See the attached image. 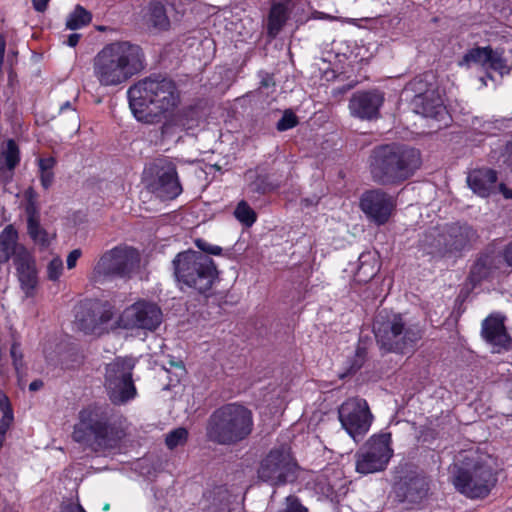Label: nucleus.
<instances>
[{"instance_id": "obj_1", "label": "nucleus", "mask_w": 512, "mask_h": 512, "mask_svg": "<svg viewBox=\"0 0 512 512\" xmlns=\"http://www.w3.org/2000/svg\"><path fill=\"white\" fill-rule=\"evenodd\" d=\"M127 96L134 117L150 125L171 116L180 104L175 82L160 75L138 81L128 89Z\"/></svg>"}, {"instance_id": "obj_2", "label": "nucleus", "mask_w": 512, "mask_h": 512, "mask_svg": "<svg viewBox=\"0 0 512 512\" xmlns=\"http://www.w3.org/2000/svg\"><path fill=\"white\" fill-rule=\"evenodd\" d=\"M145 67L142 48L129 41L105 45L93 58V76L102 87L125 84Z\"/></svg>"}, {"instance_id": "obj_3", "label": "nucleus", "mask_w": 512, "mask_h": 512, "mask_svg": "<svg viewBox=\"0 0 512 512\" xmlns=\"http://www.w3.org/2000/svg\"><path fill=\"white\" fill-rule=\"evenodd\" d=\"M418 149L405 144H386L373 150L370 172L373 180L382 185H397L410 179L421 167Z\"/></svg>"}, {"instance_id": "obj_4", "label": "nucleus", "mask_w": 512, "mask_h": 512, "mask_svg": "<svg viewBox=\"0 0 512 512\" xmlns=\"http://www.w3.org/2000/svg\"><path fill=\"white\" fill-rule=\"evenodd\" d=\"M127 429L126 420L110 421L106 410L88 407L80 412L79 423L75 425L72 437L95 452L106 453L118 448Z\"/></svg>"}, {"instance_id": "obj_5", "label": "nucleus", "mask_w": 512, "mask_h": 512, "mask_svg": "<svg viewBox=\"0 0 512 512\" xmlns=\"http://www.w3.org/2000/svg\"><path fill=\"white\" fill-rule=\"evenodd\" d=\"M494 459L479 450H466L456 457L450 470L455 489L469 498L486 496L495 485Z\"/></svg>"}, {"instance_id": "obj_6", "label": "nucleus", "mask_w": 512, "mask_h": 512, "mask_svg": "<svg viewBox=\"0 0 512 512\" xmlns=\"http://www.w3.org/2000/svg\"><path fill=\"white\" fill-rule=\"evenodd\" d=\"M253 418L249 409L237 403L217 409L207 426V436L219 444H234L246 438L252 431Z\"/></svg>"}, {"instance_id": "obj_7", "label": "nucleus", "mask_w": 512, "mask_h": 512, "mask_svg": "<svg viewBox=\"0 0 512 512\" xmlns=\"http://www.w3.org/2000/svg\"><path fill=\"white\" fill-rule=\"evenodd\" d=\"M378 344L388 352L405 353L421 338L416 325L406 326L400 314L380 312L373 325Z\"/></svg>"}, {"instance_id": "obj_8", "label": "nucleus", "mask_w": 512, "mask_h": 512, "mask_svg": "<svg viewBox=\"0 0 512 512\" xmlns=\"http://www.w3.org/2000/svg\"><path fill=\"white\" fill-rule=\"evenodd\" d=\"M173 264L177 281L200 293L208 291L216 278L213 260L200 252H181Z\"/></svg>"}, {"instance_id": "obj_9", "label": "nucleus", "mask_w": 512, "mask_h": 512, "mask_svg": "<svg viewBox=\"0 0 512 512\" xmlns=\"http://www.w3.org/2000/svg\"><path fill=\"white\" fill-rule=\"evenodd\" d=\"M475 232L467 225L451 224L443 228H430L420 240L424 253L445 257L463 250L474 238Z\"/></svg>"}, {"instance_id": "obj_10", "label": "nucleus", "mask_w": 512, "mask_h": 512, "mask_svg": "<svg viewBox=\"0 0 512 512\" xmlns=\"http://www.w3.org/2000/svg\"><path fill=\"white\" fill-rule=\"evenodd\" d=\"M75 323L85 334L100 336L119 328L114 319V306L108 301L86 300L80 304Z\"/></svg>"}, {"instance_id": "obj_11", "label": "nucleus", "mask_w": 512, "mask_h": 512, "mask_svg": "<svg viewBox=\"0 0 512 512\" xmlns=\"http://www.w3.org/2000/svg\"><path fill=\"white\" fill-rule=\"evenodd\" d=\"M297 468L290 449L281 445L271 449L260 461L257 475L260 480L272 486L284 485L296 478Z\"/></svg>"}, {"instance_id": "obj_12", "label": "nucleus", "mask_w": 512, "mask_h": 512, "mask_svg": "<svg viewBox=\"0 0 512 512\" xmlns=\"http://www.w3.org/2000/svg\"><path fill=\"white\" fill-rule=\"evenodd\" d=\"M139 252L129 246H117L105 252L93 269V280L100 282L111 276H130L138 270Z\"/></svg>"}, {"instance_id": "obj_13", "label": "nucleus", "mask_w": 512, "mask_h": 512, "mask_svg": "<svg viewBox=\"0 0 512 512\" xmlns=\"http://www.w3.org/2000/svg\"><path fill=\"white\" fill-rule=\"evenodd\" d=\"M133 357L116 358L106 367V388L114 404H124L135 398L137 391L132 381Z\"/></svg>"}, {"instance_id": "obj_14", "label": "nucleus", "mask_w": 512, "mask_h": 512, "mask_svg": "<svg viewBox=\"0 0 512 512\" xmlns=\"http://www.w3.org/2000/svg\"><path fill=\"white\" fill-rule=\"evenodd\" d=\"M392 455L390 433L373 435L355 455L356 471L360 474L382 471Z\"/></svg>"}, {"instance_id": "obj_15", "label": "nucleus", "mask_w": 512, "mask_h": 512, "mask_svg": "<svg viewBox=\"0 0 512 512\" xmlns=\"http://www.w3.org/2000/svg\"><path fill=\"white\" fill-rule=\"evenodd\" d=\"M163 321V312L153 301L139 299L127 306L117 318L119 328L154 332Z\"/></svg>"}, {"instance_id": "obj_16", "label": "nucleus", "mask_w": 512, "mask_h": 512, "mask_svg": "<svg viewBox=\"0 0 512 512\" xmlns=\"http://www.w3.org/2000/svg\"><path fill=\"white\" fill-rule=\"evenodd\" d=\"M339 421L348 435L358 442L369 432L373 415L365 399H347L338 409Z\"/></svg>"}, {"instance_id": "obj_17", "label": "nucleus", "mask_w": 512, "mask_h": 512, "mask_svg": "<svg viewBox=\"0 0 512 512\" xmlns=\"http://www.w3.org/2000/svg\"><path fill=\"white\" fill-rule=\"evenodd\" d=\"M429 76L416 77L408 88L415 93L411 105L413 111L426 118H438L446 113L442 93L435 83L428 81Z\"/></svg>"}, {"instance_id": "obj_18", "label": "nucleus", "mask_w": 512, "mask_h": 512, "mask_svg": "<svg viewBox=\"0 0 512 512\" xmlns=\"http://www.w3.org/2000/svg\"><path fill=\"white\" fill-rule=\"evenodd\" d=\"M156 173V178L149 183L152 193L162 199H175L182 192L175 165L167 159H157L149 168Z\"/></svg>"}, {"instance_id": "obj_19", "label": "nucleus", "mask_w": 512, "mask_h": 512, "mask_svg": "<svg viewBox=\"0 0 512 512\" xmlns=\"http://www.w3.org/2000/svg\"><path fill=\"white\" fill-rule=\"evenodd\" d=\"M396 202L393 196L380 189L366 191L360 198V208L366 217L377 225L385 224L390 218Z\"/></svg>"}, {"instance_id": "obj_20", "label": "nucleus", "mask_w": 512, "mask_h": 512, "mask_svg": "<svg viewBox=\"0 0 512 512\" xmlns=\"http://www.w3.org/2000/svg\"><path fill=\"white\" fill-rule=\"evenodd\" d=\"M497 174L489 168L475 169L469 172L467 184L469 188L480 197H488L499 190L506 199L512 198V190L504 184L496 185Z\"/></svg>"}, {"instance_id": "obj_21", "label": "nucleus", "mask_w": 512, "mask_h": 512, "mask_svg": "<svg viewBox=\"0 0 512 512\" xmlns=\"http://www.w3.org/2000/svg\"><path fill=\"white\" fill-rule=\"evenodd\" d=\"M383 102L384 94L378 90L357 92L350 99L349 109L354 117L372 120L378 118Z\"/></svg>"}, {"instance_id": "obj_22", "label": "nucleus", "mask_w": 512, "mask_h": 512, "mask_svg": "<svg viewBox=\"0 0 512 512\" xmlns=\"http://www.w3.org/2000/svg\"><path fill=\"white\" fill-rule=\"evenodd\" d=\"M482 336L492 346L493 352L507 349L511 339L506 332L504 319L501 315H491L482 324Z\"/></svg>"}, {"instance_id": "obj_23", "label": "nucleus", "mask_w": 512, "mask_h": 512, "mask_svg": "<svg viewBox=\"0 0 512 512\" xmlns=\"http://www.w3.org/2000/svg\"><path fill=\"white\" fill-rule=\"evenodd\" d=\"M380 261L376 251H365L358 260L348 265L347 271L353 274V280L359 284L367 283L379 271Z\"/></svg>"}, {"instance_id": "obj_24", "label": "nucleus", "mask_w": 512, "mask_h": 512, "mask_svg": "<svg viewBox=\"0 0 512 512\" xmlns=\"http://www.w3.org/2000/svg\"><path fill=\"white\" fill-rule=\"evenodd\" d=\"M14 264L21 287L26 296L33 295V291L37 285V273L32 256L25 249L21 248L14 257Z\"/></svg>"}, {"instance_id": "obj_25", "label": "nucleus", "mask_w": 512, "mask_h": 512, "mask_svg": "<svg viewBox=\"0 0 512 512\" xmlns=\"http://www.w3.org/2000/svg\"><path fill=\"white\" fill-rule=\"evenodd\" d=\"M27 213V231L35 245L41 248L50 246L55 238V233L46 230L40 224V216L33 204H28L26 207Z\"/></svg>"}, {"instance_id": "obj_26", "label": "nucleus", "mask_w": 512, "mask_h": 512, "mask_svg": "<svg viewBox=\"0 0 512 512\" xmlns=\"http://www.w3.org/2000/svg\"><path fill=\"white\" fill-rule=\"evenodd\" d=\"M502 262L494 252L481 255L471 268L469 280L475 286L481 280L489 277L494 271L502 269Z\"/></svg>"}, {"instance_id": "obj_27", "label": "nucleus", "mask_w": 512, "mask_h": 512, "mask_svg": "<svg viewBox=\"0 0 512 512\" xmlns=\"http://www.w3.org/2000/svg\"><path fill=\"white\" fill-rule=\"evenodd\" d=\"M143 20L149 29L163 31L170 27V20L165 6L157 1L151 2L148 5Z\"/></svg>"}, {"instance_id": "obj_28", "label": "nucleus", "mask_w": 512, "mask_h": 512, "mask_svg": "<svg viewBox=\"0 0 512 512\" xmlns=\"http://www.w3.org/2000/svg\"><path fill=\"white\" fill-rule=\"evenodd\" d=\"M289 8L287 3L276 2L273 3L267 22V34L271 38H275L282 30L289 18Z\"/></svg>"}, {"instance_id": "obj_29", "label": "nucleus", "mask_w": 512, "mask_h": 512, "mask_svg": "<svg viewBox=\"0 0 512 512\" xmlns=\"http://www.w3.org/2000/svg\"><path fill=\"white\" fill-rule=\"evenodd\" d=\"M1 162L2 166L0 167V171L5 173L7 170L10 174L6 177V180H9L12 177L13 170L17 167L20 162V150L17 143L9 139L1 149Z\"/></svg>"}, {"instance_id": "obj_30", "label": "nucleus", "mask_w": 512, "mask_h": 512, "mask_svg": "<svg viewBox=\"0 0 512 512\" xmlns=\"http://www.w3.org/2000/svg\"><path fill=\"white\" fill-rule=\"evenodd\" d=\"M17 230L8 225L4 228L0 235V262L7 261L12 255H15L21 250L17 251Z\"/></svg>"}, {"instance_id": "obj_31", "label": "nucleus", "mask_w": 512, "mask_h": 512, "mask_svg": "<svg viewBox=\"0 0 512 512\" xmlns=\"http://www.w3.org/2000/svg\"><path fill=\"white\" fill-rule=\"evenodd\" d=\"M491 53L490 47H477L469 50L462 59L461 64H479L486 67Z\"/></svg>"}, {"instance_id": "obj_32", "label": "nucleus", "mask_w": 512, "mask_h": 512, "mask_svg": "<svg viewBox=\"0 0 512 512\" xmlns=\"http://www.w3.org/2000/svg\"><path fill=\"white\" fill-rule=\"evenodd\" d=\"M91 21V14L82 6L77 5L74 11L68 16L66 27L70 30L80 29Z\"/></svg>"}, {"instance_id": "obj_33", "label": "nucleus", "mask_w": 512, "mask_h": 512, "mask_svg": "<svg viewBox=\"0 0 512 512\" xmlns=\"http://www.w3.org/2000/svg\"><path fill=\"white\" fill-rule=\"evenodd\" d=\"M245 98H247L251 104L263 109L275 100V94L258 87L256 90L247 93Z\"/></svg>"}, {"instance_id": "obj_34", "label": "nucleus", "mask_w": 512, "mask_h": 512, "mask_svg": "<svg viewBox=\"0 0 512 512\" xmlns=\"http://www.w3.org/2000/svg\"><path fill=\"white\" fill-rule=\"evenodd\" d=\"M486 67L496 71L501 76L508 75L511 70L506 58L503 56V52L493 50L492 48L489 56V62Z\"/></svg>"}, {"instance_id": "obj_35", "label": "nucleus", "mask_w": 512, "mask_h": 512, "mask_svg": "<svg viewBox=\"0 0 512 512\" xmlns=\"http://www.w3.org/2000/svg\"><path fill=\"white\" fill-rule=\"evenodd\" d=\"M189 432L186 428L178 427L166 434L165 444L168 449L173 450L185 445L188 440Z\"/></svg>"}, {"instance_id": "obj_36", "label": "nucleus", "mask_w": 512, "mask_h": 512, "mask_svg": "<svg viewBox=\"0 0 512 512\" xmlns=\"http://www.w3.org/2000/svg\"><path fill=\"white\" fill-rule=\"evenodd\" d=\"M234 215L246 227H251L257 219L255 211L245 201L238 203Z\"/></svg>"}, {"instance_id": "obj_37", "label": "nucleus", "mask_w": 512, "mask_h": 512, "mask_svg": "<svg viewBox=\"0 0 512 512\" xmlns=\"http://www.w3.org/2000/svg\"><path fill=\"white\" fill-rule=\"evenodd\" d=\"M63 272V261L60 257H54L47 265V276L51 281L59 280Z\"/></svg>"}, {"instance_id": "obj_38", "label": "nucleus", "mask_w": 512, "mask_h": 512, "mask_svg": "<svg viewBox=\"0 0 512 512\" xmlns=\"http://www.w3.org/2000/svg\"><path fill=\"white\" fill-rule=\"evenodd\" d=\"M299 124V119L292 109H286L277 122L276 128H294Z\"/></svg>"}, {"instance_id": "obj_39", "label": "nucleus", "mask_w": 512, "mask_h": 512, "mask_svg": "<svg viewBox=\"0 0 512 512\" xmlns=\"http://www.w3.org/2000/svg\"><path fill=\"white\" fill-rule=\"evenodd\" d=\"M278 512H308V509L302 505L297 497L290 495L286 497L284 507Z\"/></svg>"}, {"instance_id": "obj_40", "label": "nucleus", "mask_w": 512, "mask_h": 512, "mask_svg": "<svg viewBox=\"0 0 512 512\" xmlns=\"http://www.w3.org/2000/svg\"><path fill=\"white\" fill-rule=\"evenodd\" d=\"M14 420L13 411L3 412L2 418L0 420V448L3 445L5 440V435L9 430L12 422Z\"/></svg>"}, {"instance_id": "obj_41", "label": "nucleus", "mask_w": 512, "mask_h": 512, "mask_svg": "<svg viewBox=\"0 0 512 512\" xmlns=\"http://www.w3.org/2000/svg\"><path fill=\"white\" fill-rule=\"evenodd\" d=\"M259 76L261 78L259 88H262V90H268L269 92L275 94L276 82L274 80L273 74L261 71Z\"/></svg>"}, {"instance_id": "obj_42", "label": "nucleus", "mask_w": 512, "mask_h": 512, "mask_svg": "<svg viewBox=\"0 0 512 512\" xmlns=\"http://www.w3.org/2000/svg\"><path fill=\"white\" fill-rule=\"evenodd\" d=\"M276 188L275 185L267 182L265 177H258V179L252 184V189L260 193H266Z\"/></svg>"}, {"instance_id": "obj_43", "label": "nucleus", "mask_w": 512, "mask_h": 512, "mask_svg": "<svg viewBox=\"0 0 512 512\" xmlns=\"http://www.w3.org/2000/svg\"><path fill=\"white\" fill-rule=\"evenodd\" d=\"M196 246L201 251L212 255H220L222 252V248L220 246L209 244L208 242L201 239L196 240Z\"/></svg>"}, {"instance_id": "obj_44", "label": "nucleus", "mask_w": 512, "mask_h": 512, "mask_svg": "<svg viewBox=\"0 0 512 512\" xmlns=\"http://www.w3.org/2000/svg\"><path fill=\"white\" fill-rule=\"evenodd\" d=\"M65 112H68L70 114V117L74 120L71 125L73 126H77L78 128H80V121H79V116L78 114L76 113L75 109H72L71 108V104L69 101L65 102L64 104L61 105L60 107V113L61 114H64Z\"/></svg>"}, {"instance_id": "obj_45", "label": "nucleus", "mask_w": 512, "mask_h": 512, "mask_svg": "<svg viewBox=\"0 0 512 512\" xmlns=\"http://www.w3.org/2000/svg\"><path fill=\"white\" fill-rule=\"evenodd\" d=\"M498 256L501 259L502 266L506 265L512 268V242L509 243Z\"/></svg>"}, {"instance_id": "obj_46", "label": "nucleus", "mask_w": 512, "mask_h": 512, "mask_svg": "<svg viewBox=\"0 0 512 512\" xmlns=\"http://www.w3.org/2000/svg\"><path fill=\"white\" fill-rule=\"evenodd\" d=\"M55 164H56V160L54 157H46V158L38 159L39 171H53Z\"/></svg>"}, {"instance_id": "obj_47", "label": "nucleus", "mask_w": 512, "mask_h": 512, "mask_svg": "<svg viewBox=\"0 0 512 512\" xmlns=\"http://www.w3.org/2000/svg\"><path fill=\"white\" fill-rule=\"evenodd\" d=\"M82 252L80 249H74L72 250L66 259V265L68 269H73L76 267L77 261L81 257Z\"/></svg>"}, {"instance_id": "obj_48", "label": "nucleus", "mask_w": 512, "mask_h": 512, "mask_svg": "<svg viewBox=\"0 0 512 512\" xmlns=\"http://www.w3.org/2000/svg\"><path fill=\"white\" fill-rule=\"evenodd\" d=\"M11 356L13 358L15 369H16L17 372H19L20 365H21L22 354L20 352V347H19V345L17 343H14L12 345V347H11Z\"/></svg>"}, {"instance_id": "obj_49", "label": "nucleus", "mask_w": 512, "mask_h": 512, "mask_svg": "<svg viewBox=\"0 0 512 512\" xmlns=\"http://www.w3.org/2000/svg\"><path fill=\"white\" fill-rule=\"evenodd\" d=\"M41 184L45 189H48L54 180L53 171H39Z\"/></svg>"}, {"instance_id": "obj_50", "label": "nucleus", "mask_w": 512, "mask_h": 512, "mask_svg": "<svg viewBox=\"0 0 512 512\" xmlns=\"http://www.w3.org/2000/svg\"><path fill=\"white\" fill-rule=\"evenodd\" d=\"M412 485L417 489V494L422 497L427 492V484L424 478H415Z\"/></svg>"}, {"instance_id": "obj_51", "label": "nucleus", "mask_w": 512, "mask_h": 512, "mask_svg": "<svg viewBox=\"0 0 512 512\" xmlns=\"http://www.w3.org/2000/svg\"><path fill=\"white\" fill-rule=\"evenodd\" d=\"M365 358V350L361 347H358L356 350V359L355 363L352 365L351 370H357L361 367Z\"/></svg>"}, {"instance_id": "obj_52", "label": "nucleus", "mask_w": 512, "mask_h": 512, "mask_svg": "<svg viewBox=\"0 0 512 512\" xmlns=\"http://www.w3.org/2000/svg\"><path fill=\"white\" fill-rule=\"evenodd\" d=\"M61 512H86L79 503H68L62 507Z\"/></svg>"}, {"instance_id": "obj_53", "label": "nucleus", "mask_w": 512, "mask_h": 512, "mask_svg": "<svg viewBox=\"0 0 512 512\" xmlns=\"http://www.w3.org/2000/svg\"><path fill=\"white\" fill-rule=\"evenodd\" d=\"M0 410L3 412L12 411L8 397L0 391Z\"/></svg>"}, {"instance_id": "obj_54", "label": "nucleus", "mask_w": 512, "mask_h": 512, "mask_svg": "<svg viewBox=\"0 0 512 512\" xmlns=\"http://www.w3.org/2000/svg\"><path fill=\"white\" fill-rule=\"evenodd\" d=\"M50 0H32L33 7L38 12H44L47 9Z\"/></svg>"}, {"instance_id": "obj_55", "label": "nucleus", "mask_w": 512, "mask_h": 512, "mask_svg": "<svg viewBox=\"0 0 512 512\" xmlns=\"http://www.w3.org/2000/svg\"><path fill=\"white\" fill-rule=\"evenodd\" d=\"M171 366L174 367L176 369V373H175V376L177 377V381H179V378L183 375L184 373V367L182 365V362L181 361H172L171 362Z\"/></svg>"}, {"instance_id": "obj_56", "label": "nucleus", "mask_w": 512, "mask_h": 512, "mask_svg": "<svg viewBox=\"0 0 512 512\" xmlns=\"http://www.w3.org/2000/svg\"><path fill=\"white\" fill-rule=\"evenodd\" d=\"M80 37L81 35L78 33L70 34L65 43L70 47H75L78 44Z\"/></svg>"}, {"instance_id": "obj_57", "label": "nucleus", "mask_w": 512, "mask_h": 512, "mask_svg": "<svg viewBox=\"0 0 512 512\" xmlns=\"http://www.w3.org/2000/svg\"><path fill=\"white\" fill-rule=\"evenodd\" d=\"M511 121H512V118L501 117V118H496L493 121H489L488 123L499 125V126H509Z\"/></svg>"}, {"instance_id": "obj_58", "label": "nucleus", "mask_w": 512, "mask_h": 512, "mask_svg": "<svg viewBox=\"0 0 512 512\" xmlns=\"http://www.w3.org/2000/svg\"><path fill=\"white\" fill-rule=\"evenodd\" d=\"M353 86L352 85H343L342 87H337V88H334L332 93L334 95H338V94H344L346 93L348 90H350Z\"/></svg>"}, {"instance_id": "obj_59", "label": "nucleus", "mask_w": 512, "mask_h": 512, "mask_svg": "<svg viewBox=\"0 0 512 512\" xmlns=\"http://www.w3.org/2000/svg\"><path fill=\"white\" fill-rule=\"evenodd\" d=\"M43 386V382L41 380H35L30 383L29 389L31 391H37Z\"/></svg>"}, {"instance_id": "obj_60", "label": "nucleus", "mask_w": 512, "mask_h": 512, "mask_svg": "<svg viewBox=\"0 0 512 512\" xmlns=\"http://www.w3.org/2000/svg\"><path fill=\"white\" fill-rule=\"evenodd\" d=\"M506 155L509 165H512V142L506 146Z\"/></svg>"}, {"instance_id": "obj_61", "label": "nucleus", "mask_w": 512, "mask_h": 512, "mask_svg": "<svg viewBox=\"0 0 512 512\" xmlns=\"http://www.w3.org/2000/svg\"><path fill=\"white\" fill-rule=\"evenodd\" d=\"M304 202H305V205H306V206H308V205H310V204H312V203H313V202H309V201H308V199H305V200H304Z\"/></svg>"}, {"instance_id": "obj_62", "label": "nucleus", "mask_w": 512, "mask_h": 512, "mask_svg": "<svg viewBox=\"0 0 512 512\" xmlns=\"http://www.w3.org/2000/svg\"><path fill=\"white\" fill-rule=\"evenodd\" d=\"M252 174H253L252 172H249V173L247 174L248 178H252Z\"/></svg>"}, {"instance_id": "obj_63", "label": "nucleus", "mask_w": 512, "mask_h": 512, "mask_svg": "<svg viewBox=\"0 0 512 512\" xmlns=\"http://www.w3.org/2000/svg\"><path fill=\"white\" fill-rule=\"evenodd\" d=\"M411 489H412V487H411V488H409V490H408V496H412V494H411Z\"/></svg>"}]
</instances>
